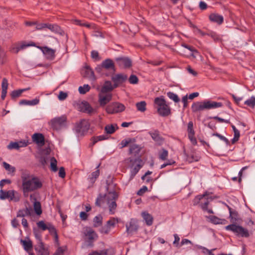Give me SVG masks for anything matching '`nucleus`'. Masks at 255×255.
Instances as JSON below:
<instances>
[{
  "mask_svg": "<svg viewBox=\"0 0 255 255\" xmlns=\"http://www.w3.org/2000/svg\"><path fill=\"white\" fill-rule=\"evenodd\" d=\"M209 218L211 222L214 224H225L227 222L226 219H220L215 216H210Z\"/></svg>",
  "mask_w": 255,
  "mask_h": 255,
  "instance_id": "7c9ffc66",
  "label": "nucleus"
},
{
  "mask_svg": "<svg viewBox=\"0 0 255 255\" xmlns=\"http://www.w3.org/2000/svg\"><path fill=\"white\" fill-rule=\"evenodd\" d=\"M102 67H104L105 70L112 71L114 74L116 72V67L114 61L109 58L106 59L102 62Z\"/></svg>",
  "mask_w": 255,
  "mask_h": 255,
  "instance_id": "dca6fc26",
  "label": "nucleus"
},
{
  "mask_svg": "<svg viewBox=\"0 0 255 255\" xmlns=\"http://www.w3.org/2000/svg\"><path fill=\"white\" fill-rule=\"evenodd\" d=\"M118 128L117 125H115V126L114 125H108L105 126V130L108 134H113Z\"/></svg>",
  "mask_w": 255,
  "mask_h": 255,
  "instance_id": "72a5a7b5",
  "label": "nucleus"
},
{
  "mask_svg": "<svg viewBox=\"0 0 255 255\" xmlns=\"http://www.w3.org/2000/svg\"><path fill=\"white\" fill-rule=\"evenodd\" d=\"M245 104L252 108L255 107V97L253 96L245 102Z\"/></svg>",
  "mask_w": 255,
  "mask_h": 255,
  "instance_id": "8fccbe9b",
  "label": "nucleus"
},
{
  "mask_svg": "<svg viewBox=\"0 0 255 255\" xmlns=\"http://www.w3.org/2000/svg\"><path fill=\"white\" fill-rule=\"evenodd\" d=\"M106 196L107 194L103 195L102 194H100L96 199L95 202L96 205L98 207H101V204L104 202V199L106 198Z\"/></svg>",
  "mask_w": 255,
  "mask_h": 255,
  "instance_id": "79ce46f5",
  "label": "nucleus"
},
{
  "mask_svg": "<svg viewBox=\"0 0 255 255\" xmlns=\"http://www.w3.org/2000/svg\"><path fill=\"white\" fill-rule=\"evenodd\" d=\"M126 228L127 232L128 233H131L137 231L138 228L137 222L134 219H131L129 224L126 225Z\"/></svg>",
  "mask_w": 255,
  "mask_h": 255,
  "instance_id": "aec40b11",
  "label": "nucleus"
},
{
  "mask_svg": "<svg viewBox=\"0 0 255 255\" xmlns=\"http://www.w3.org/2000/svg\"><path fill=\"white\" fill-rule=\"evenodd\" d=\"M20 243L22 245L24 249L27 252H31L33 248V244L32 241L27 238L26 240H20Z\"/></svg>",
  "mask_w": 255,
  "mask_h": 255,
  "instance_id": "bb28decb",
  "label": "nucleus"
},
{
  "mask_svg": "<svg viewBox=\"0 0 255 255\" xmlns=\"http://www.w3.org/2000/svg\"><path fill=\"white\" fill-rule=\"evenodd\" d=\"M195 133L188 134V136L190 141L193 144L196 145L197 144V140L194 136Z\"/></svg>",
  "mask_w": 255,
  "mask_h": 255,
  "instance_id": "338daca9",
  "label": "nucleus"
},
{
  "mask_svg": "<svg viewBox=\"0 0 255 255\" xmlns=\"http://www.w3.org/2000/svg\"><path fill=\"white\" fill-rule=\"evenodd\" d=\"M9 193H10L9 196V201H11L14 202H17L20 200L21 195L19 193L14 190H9Z\"/></svg>",
  "mask_w": 255,
  "mask_h": 255,
  "instance_id": "cd10ccee",
  "label": "nucleus"
},
{
  "mask_svg": "<svg viewBox=\"0 0 255 255\" xmlns=\"http://www.w3.org/2000/svg\"><path fill=\"white\" fill-rule=\"evenodd\" d=\"M9 190L8 191H4L2 189L0 190V199L1 200H5L8 199L9 200Z\"/></svg>",
  "mask_w": 255,
  "mask_h": 255,
  "instance_id": "c03bdc74",
  "label": "nucleus"
},
{
  "mask_svg": "<svg viewBox=\"0 0 255 255\" xmlns=\"http://www.w3.org/2000/svg\"><path fill=\"white\" fill-rule=\"evenodd\" d=\"M111 228L106 224L104 226L102 227L100 229V232L105 234H108L111 231Z\"/></svg>",
  "mask_w": 255,
  "mask_h": 255,
  "instance_id": "13d9d810",
  "label": "nucleus"
},
{
  "mask_svg": "<svg viewBox=\"0 0 255 255\" xmlns=\"http://www.w3.org/2000/svg\"><path fill=\"white\" fill-rule=\"evenodd\" d=\"M167 95L169 99L172 100L175 103H178L180 101L178 96L173 92H169L167 93Z\"/></svg>",
  "mask_w": 255,
  "mask_h": 255,
  "instance_id": "37998d69",
  "label": "nucleus"
},
{
  "mask_svg": "<svg viewBox=\"0 0 255 255\" xmlns=\"http://www.w3.org/2000/svg\"><path fill=\"white\" fill-rule=\"evenodd\" d=\"M128 81L131 84H136L138 82V79L136 75H131L128 79Z\"/></svg>",
  "mask_w": 255,
  "mask_h": 255,
  "instance_id": "6e6d98bb",
  "label": "nucleus"
},
{
  "mask_svg": "<svg viewBox=\"0 0 255 255\" xmlns=\"http://www.w3.org/2000/svg\"><path fill=\"white\" fill-rule=\"evenodd\" d=\"M134 141L135 139H132L130 138L123 140L121 142V144L122 145L121 148H123L127 146L128 144Z\"/></svg>",
  "mask_w": 255,
  "mask_h": 255,
  "instance_id": "603ef678",
  "label": "nucleus"
},
{
  "mask_svg": "<svg viewBox=\"0 0 255 255\" xmlns=\"http://www.w3.org/2000/svg\"><path fill=\"white\" fill-rule=\"evenodd\" d=\"M142 217L145 221L147 226H151L153 223V218L152 216L147 212L142 213Z\"/></svg>",
  "mask_w": 255,
  "mask_h": 255,
  "instance_id": "c756f323",
  "label": "nucleus"
},
{
  "mask_svg": "<svg viewBox=\"0 0 255 255\" xmlns=\"http://www.w3.org/2000/svg\"><path fill=\"white\" fill-rule=\"evenodd\" d=\"M57 161L55 157H52L50 159V168L51 170L54 172H56L58 170L57 166Z\"/></svg>",
  "mask_w": 255,
  "mask_h": 255,
  "instance_id": "a19ab883",
  "label": "nucleus"
},
{
  "mask_svg": "<svg viewBox=\"0 0 255 255\" xmlns=\"http://www.w3.org/2000/svg\"><path fill=\"white\" fill-rule=\"evenodd\" d=\"M118 223V220L117 219H116L115 218H112L107 222L106 224L111 228H113L115 227L116 224H117Z\"/></svg>",
  "mask_w": 255,
  "mask_h": 255,
  "instance_id": "09e8293b",
  "label": "nucleus"
},
{
  "mask_svg": "<svg viewBox=\"0 0 255 255\" xmlns=\"http://www.w3.org/2000/svg\"><path fill=\"white\" fill-rule=\"evenodd\" d=\"M115 251L113 248L105 249L98 251H94L89 255H115Z\"/></svg>",
  "mask_w": 255,
  "mask_h": 255,
  "instance_id": "4be33fe9",
  "label": "nucleus"
},
{
  "mask_svg": "<svg viewBox=\"0 0 255 255\" xmlns=\"http://www.w3.org/2000/svg\"><path fill=\"white\" fill-rule=\"evenodd\" d=\"M39 102V100L38 99H34L32 100H22L19 101V104L20 105H30L34 106L38 104Z\"/></svg>",
  "mask_w": 255,
  "mask_h": 255,
  "instance_id": "473e14b6",
  "label": "nucleus"
},
{
  "mask_svg": "<svg viewBox=\"0 0 255 255\" xmlns=\"http://www.w3.org/2000/svg\"><path fill=\"white\" fill-rule=\"evenodd\" d=\"M209 19L212 22H216L219 24H221L223 22V17L217 13H211L209 15Z\"/></svg>",
  "mask_w": 255,
  "mask_h": 255,
  "instance_id": "c85d7f7f",
  "label": "nucleus"
},
{
  "mask_svg": "<svg viewBox=\"0 0 255 255\" xmlns=\"http://www.w3.org/2000/svg\"><path fill=\"white\" fill-rule=\"evenodd\" d=\"M141 150V147L136 144H133L129 146L128 154L132 155L135 158H132L131 157L128 158L127 160L129 161L130 164L132 165L136 162H141L142 160L140 157V152Z\"/></svg>",
  "mask_w": 255,
  "mask_h": 255,
  "instance_id": "39448f33",
  "label": "nucleus"
},
{
  "mask_svg": "<svg viewBox=\"0 0 255 255\" xmlns=\"http://www.w3.org/2000/svg\"><path fill=\"white\" fill-rule=\"evenodd\" d=\"M37 227L42 231H45L48 228V223L47 224H45L44 222L43 221H40L37 222Z\"/></svg>",
  "mask_w": 255,
  "mask_h": 255,
  "instance_id": "3c124183",
  "label": "nucleus"
},
{
  "mask_svg": "<svg viewBox=\"0 0 255 255\" xmlns=\"http://www.w3.org/2000/svg\"><path fill=\"white\" fill-rule=\"evenodd\" d=\"M33 213L31 208L26 207L25 209L19 210L17 214V217H24L25 216H31Z\"/></svg>",
  "mask_w": 255,
  "mask_h": 255,
  "instance_id": "393cba45",
  "label": "nucleus"
},
{
  "mask_svg": "<svg viewBox=\"0 0 255 255\" xmlns=\"http://www.w3.org/2000/svg\"><path fill=\"white\" fill-rule=\"evenodd\" d=\"M118 193L115 191L109 192L107 194L106 200L108 204L109 212L111 215L115 213V210L117 207L116 201L118 199Z\"/></svg>",
  "mask_w": 255,
  "mask_h": 255,
  "instance_id": "423d86ee",
  "label": "nucleus"
},
{
  "mask_svg": "<svg viewBox=\"0 0 255 255\" xmlns=\"http://www.w3.org/2000/svg\"><path fill=\"white\" fill-rule=\"evenodd\" d=\"M135 105L138 111L141 112H144L146 111V103L145 101L138 102Z\"/></svg>",
  "mask_w": 255,
  "mask_h": 255,
  "instance_id": "ea45409f",
  "label": "nucleus"
},
{
  "mask_svg": "<svg viewBox=\"0 0 255 255\" xmlns=\"http://www.w3.org/2000/svg\"><path fill=\"white\" fill-rule=\"evenodd\" d=\"M47 230H49V233L51 235H54L55 234L57 233L55 228L54 227L53 225H52L50 223H48V228Z\"/></svg>",
  "mask_w": 255,
  "mask_h": 255,
  "instance_id": "e2e57ef3",
  "label": "nucleus"
},
{
  "mask_svg": "<svg viewBox=\"0 0 255 255\" xmlns=\"http://www.w3.org/2000/svg\"><path fill=\"white\" fill-rule=\"evenodd\" d=\"M21 178V189L24 197H28L30 192L37 190L42 187L43 184L40 179L37 177L31 176L26 171L22 172Z\"/></svg>",
  "mask_w": 255,
  "mask_h": 255,
  "instance_id": "f257e3e1",
  "label": "nucleus"
},
{
  "mask_svg": "<svg viewBox=\"0 0 255 255\" xmlns=\"http://www.w3.org/2000/svg\"><path fill=\"white\" fill-rule=\"evenodd\" d=\"M47 28L49 29L52 32L55 33H59L61 31L60 26L56 24H50L47 23Z\"/></svg>",
  "mask_w": 255,
  "mask_h": 255,
  "instance_id": "c9c22d12",
  "label": "nucleus"
},
{
  "mask_svg": "<svg viewBox=\"0 0 255 255\" xmlns=\"http://www.w3.org/2000/svg\"><path fill=\"white\" fill-rule=\"evenodd\" d=\"M100 175V170L99 169H97L95 171L92 173L91 176H90L88 178V180H89V182L93 184L95 183L96 179L99 177Z\"/></svg>",
  "mask_w": 255,
  "mask_h": 255,
  "instance_id": "58836bf2",
  "label": "nucleus"
},
{
  "mask_svg": "<svg viewBox=\"0 0 255 255\" xmlns=\"http://www.w3.org/2000/svg\"><path fill=\"white\" fill-rule=\"evenodd\" d=\"M30 89V87L25 88V89H18L16 90L13 91L11 94V98L12 99H15L16 98H18L20 96L21 94L26 91H28Z\"/></svg>",
  "mask_w": 255,
  "mask_h": 255,
  "instance_id": "2f4dec72",
  "label": "nucleus"
},
{
  "mask_svg": "<svg viewBox=\"0 0 255 255\" xmlns=\"http://www.w3.org/2000/svg\"><path fill=\"white\" fill-rule=\"evenodd\" d=\"M35 250L37 252V255H49L48 250L44 247L43 243L35 246Z\"/></svg>",
  "mask_w": 255,
  "mask_h": 255,
  "instance_id": "b1692460",
  "label": "nucleus"
},
{
  "mask_svg": "<svg viewBox=\"0 0 255 255\" xmlns=\"http://www.w3.org/2000/svg\"><path fill=\"white\" fill-rule=\"evenodd\" d=\"M227 231H232L235 235L239 237L248 238L250 233L248 230L238 224H231L225 227Z\"/></svg>",
  "mask_w": 255,
  "mask_h": 255,
  "instance_id": "20e7f679",
  "label": "nucleus"
},
{
  "mask_svg": "<svg viewBox=\"0 0 255 255\" xmlns=\"http://www.w3.org/2000/svg\"><path fill=\"white\" fill-rule=\"evenodd\" d=\"M119 67L123 68H128L131 67V60L128 57H118L116 59Z\"/></svg>",
  "mask_w": 255,
  "mask_h": 255,
  "instance_id": "4468645a",
  "label": "nucleus"
},
{
  "mask_svg": "<svg viewBox=\"0 0 255 255\" xmlns=\"http://www.w3.org/2000/svg\"><path fill=\"white\" fill-rule=\"evenodd\" d=\"M94 226L98 227L102 226L103 223V217L101 215L96 216L93 219Z\"/></svg>",
  "mask_w": 255,
  "mask_h": 255,
  "instance_id": "4c0bfd02",
  "label": "nucleus"
},
{
  "mask_svg": "<svg viewBox=\"0 0 255 255\" xmlns=\"http://www.w3.org/2000/svg\"><path fill=\"white\" fill-rule=\"evenodd\" d=\"M147 190V187L146 186H143L141 188H140L138 191V192H137V194L139 196H142Z\"/></svg>",
  "mask_w": 255,
  "mask_h": 255,
  "instance_id": "774afa93",
  "label": "nucleus"
},
{
  "mask_svg": "<svg viewBox=\"0 0 255 255\" xmlns=\"http://www.w3.org/2000/svg\"><path fill=\"white\" fill-rule=\"evenodd\" d=\"M6 58V53L0 45V62L3 64Z\"/></svg>",
  "mask_w": 255,
  "mask_h": 255,
  "instance_id": "864d4df0",
  "label": "nucleus"
},
{
  "mask_svg": "<svg viewBox=\"0 0 255 255\" xmlns=\"http://www.w3.org/2000/svg\"><path fill=\"white\" fill-rule=\"evenodd\" d=\"M37 48L40 49L46 59L49 60H53L55 57V50L49 48L47 46H36Z\"/></svg>",
  "mask_w": 255,
  "mask_h": 255,
  "instance_id": "9d476101",
  "label": "nucleus"
},
{
  "mask_svg": "<svg viewBox=\"0 0 255 255\" xmlns=\"http://www.w3.org/2000/svg\"><path fill=\"white\" fill-rule=\"evenodd\" d=\"M8 87V82L6 78H4L2 81L1 88L2 91H6Z\"/></svg>",
  "mask_w": 255,
  "mask_h": 255,
  "instance_id": "0e129e2a",
  "label": "nucleus"
},
{
  "mask_svg": "<svg viewBox=\"0 0 255 255\" xmlns=\"http://www.w3.org/2000/svg\"><path fill=\"white\" fill-rule=\"evenodd\" d=\"M154 102L157 106V113L160 116L165 117L171 115V108L166 104L163 96L155 98Z\"/></svg>",
  "mask_w": 255,
  "mask_h": 255,
  "instance_id": "7ed1b4c3",
  "label": "nucleus"
},
{
  "mask_svg": "<svg viewBox=\"0 0 255 255\" xmlns=\"http://www.w3.org/2000/svg\"><path fill=\"white\" fill-rule=\"evenodd\" d=\"M226 206L229 211L230 216L229 218L232 224H238L240 223L241 219L239 217L238 212L236 210H233L229 205L226 204Z\"/></svg>",
  "mask_w": 255,
  "mask_h": 255,
  "instance_id": "2eb2a0df",
  "label": "nucleus"
},
{
  "mask_svg": "<svg viewBox=\"0 0 255 255\" xmlns=\"http://www.w3.org/2000/svg\"><path fill=\"white\" fill-rule=\"evenodd\" d=\"M33 234L34 235L35 238L38 241V245H40V243H43L42 242V239H41V233L38 230H37L35 228H34L33 229Z\"/></svg>",
  "mask_w": 255,
  "mask_h": 255,
  "instance_id": "de8ad7c7",
  "label": "nucleus"
},
{
  "mask_svg": "<svg viewBox=\"0 0 255 255\" xmlns=\"http://www.w3.org/2000/svg\"><path fill=\"white\" fill-rule=\"evenodd\" d=\"M116 88L114 87V84L113 86L112 85L111 81H106L101 89V93L102 94L107 93L111 92L114 88Z\"/></svg>",
  "mask_w": 255,
  "mask_h": 255,
  "instance_id": "5701e85b",
  "label": "nucleus"
},
{
  "mask_svg": "<svg viewBox=\"0 0 255 255\" xmlns=\"http://www.w3.org/2000/svg\"><path fill=\"white\" fill-rule=\"evenodd\" d=\"M30 200H34V210L35 211V212L37 215H40L42 214V209H41V206L40 202L36 201V199L35 197V196L34 195H30Z\"/></svg>",
  "mask_w": 255,
  "mask_h": 255,
  "instance_id": "412c9836",
  "label": "nucleus"
},
{
  "mask_svg": "<svg viewBox=\"0 0 255 255\" xmlns=\"http://www.w3.org/2000/svg\"><path fill=\"white\" fill-rule=\"evenodd\" d=\"M149 134L151 135L152 138L155 141L159 144L162 143L164 139L159 134V131L158 130H155L153 132H149Z\"/></svg>",
  "mask_w": 255,
  "mask_h": 255,
  "instance_id": "a878e982",
  "label": "nucleus"
},
{
  "mask_svg": "<svg viewBox=\"0 0 255 255\" xmlns=\"http://www.w3.org/2000/svg\"><path fill=\"white\" fill-rule=\"evenodd\" d=\"M112 100V94H108L105 96L102 95V93L99 95V102L101 106H105Z\"/></svg>",
  "mask_w": 255,
  "mask_h": 255,
  "instance_id": "a211bd4d",
  "label": "nucleus"
},
{
  "mask_svg": "<svg viewBox=\"0 0 255 255\" xmlns=\"http://www.w3.org/2000/svg\"><path fill=\"white\" fill-rule=\"evenodd\" d=\"M3 166L9 173H13L15 171V168L14 167L11 166L10 165L5 162H3Z\"/></svg>",
  "mask_w": 255,
  "mask_h": 255,
  "instance_id": "49530a36",
  "label": "nucleus"
},
{
  "mask_svg": "<svg viewBox=\"0 0 255 255\" xmlns=\"http://www.w3.org/2000/svg\"><path fill=\"white\" fill-rule=\"evenodd\" d=\"M66 120L67 118L64 116L52 119L51 120L52 128L56 130L59 129L62 126L65 125Z\"/></svg>",
  "mask_w": 255,
  "mask_h": 255,
  "instance_id": "9b49d317",
  "label": "nucleus"
},
{
  "mask_svg": "<svg viewBox=\"0 0 255 255\" xmlns=\"http://www.w3.org/2000/svg\"><path fill=\"white\" fill-rule=\"evenodd\" d=\"M206 196H207L206 193L203 195H200L196 196L194 201V204H198L199 202V201L202 200Z\"/></svg>",
  "mask_w": 255,
  "mask_h": 255,
  "instance_id": "69168bd1",
  "label": "nucleus"
},
{
  "mask_svg": "<svg viewBox=\"0 0 255 255\" xmlns=\"http://www.w3.org/2000/svg\"><path fill=\"white\" fill-rule=\"evenodd\" d=\"M128 76L124 74H117L112 77V80L114 82V87H118L120 85L126 82Z\"/></svg>",
  "mask_w": 255,
  "mask_h": 255,
  "instance_id": "f8f14e48",
  "label": "nucleus"
},
{
  "mask_svg": "<svg viewBox=\"0 0 255 255\" xmlns=\"http://www.w3.org/2000/svg\"><path fill=\"white\" fill-rule=\"evenodd\" d=\"M80 108L82 112L89 114H91L95 111L89 103L86 101L82 102Z\"/></svg>",
  "mask_w": 255,
  "mask_h": 255,
  "instance_id": "6ab92c4d",
  "label": "nucleus"
},
{
  "mask_svg": "<svg viewBox=\"0 0 255 255\" xmlns=\"http://www.w3.org/2000/svg\"><path fill=\"white\" fill-rule=\"evenodd\" d=\"M81 74L83 77L88 78L92 81H95L96 79L93 70L89 65H85L81 71Z\"/></svg>",
  "mask_w": 255,
  "mask_h": 255,
  "instance_id": "ddd939ff",
  "label": "nucleus"
},
{
  "mask_svg": "<svg viewBox=\"0 0 255 255\" xmlns=\"http://www.w3.org/2000/svg\"><path fill=\"white\" fill-rule=\"evenodd\" d=\"M90 90V87L88 84H85L83 87H79V92L81 94H85Z\"/></svg>",
  "mask_w": 255,
  "mask_h": 255,
  "instance_id": "a18cd8bd",
  "label": "nucleus"
},
{
  "mask_svg": "<svg viewBox=\"0 0 255 255\" xmlns=\"http://www.w3.org/2000/svg\"><path fill=\"white\" fill-rule=\"evenodd\" d=\"M91 57L94 59L95 61L100 60L99 53L97 51L93 50L91 52Z\"/></svg>",
  "mask_w": 255,
  "mask_h": 255,
  "instance_id": "680f3d73",
  "label": "nucleus"
},
{
  "mask_svg": "<svg viewBox=\"0 0 255 255\" xmlns=\"http://www.w3.org/2000/svg\"><path fill=\"white\" fill-rule=\"evenodd\" d=\"M19 48L20 50L24 49L29 46H36V44L34 42L30 41L28 43H27L26 41H23L21 42L20 43L18 44Z\"/></svg>",
  "mask_w": 255,
  "mask_h": 255,
  "instance_id": "f704fd0d",
  "label": "nucleus"
},
{
  "mask_svg": "<svg viewBox=\"0 0 255 255\" xmlns=\"http://www.w3.org/2000/svg\"><path fill=\"white\" fill-rule=\"evenodd\" d=\"M32 139L33 142L40 146L45 144V137L42 133H35L32 135Z\"/></svg>",
  "mask_w": 255,
  "mask_h": 255,
  "instance_id": "f3484780",
  "label": "nucleus"
},
{
  "mask_svg": "<svg viewBox=\"0 0 255 255\" xmlns=\"http://www.w3.org/2000/svg\"><path fill=\"white\" fill-rule=\"evenodd\" d=\"M84 234L86 237L85 240L91 246L98 237L96 233L90 227H86L85 228Z\"/></svg>",
  "mask_w": 255,
  "mask_h": 255,
  "instance_id": "1a4fd4ad",
  "label": "nucleus"
},
{
  "mask_svg": "<svg viewBox=\"0 0 255 255\" xmlns=\"http://www.w3.org/2000/svg\"><path fill=\"white\" fill-rule=\"evenodd\" d=\"M89 128L88 122L83 119L79 123H76L75 130L77 134L82 135L88 131Z\"/></svg>",
  "mask_w": 255,
  "mask_h": 255,
  "instance_id": "0eeeda50",
  "label": "nucleus"
},
{
  "mask_svg": "<svg viewBox=\"0 0 255 255\" xmlns=\"http://www.w3.org/2000/svg\"><path fill=\"white\" fill-rule=\"evenodd\" d=\"M187 131L188 134L195 133V131L193 129V124L191 121L189 122L188 124Z\"/></svg>",
  "mask_w": 255,
  "mask_h": 255,
  "instance_id": "bf43d9fd",
  "label": "nucleus"
},
{
  "mask_svg": "<svg viewBox=\"0 0 255 255\" xmlns=\"http://www.w3.org/2000/svg\"><path fill=\"white\" fill-rule=\"evenodd\" d=\"M93 141L92 143V145H94L96 143H97L98 141L106 139L107 138L106 137V135H99V136L94 137H93Z\"/></svg>",
  "mask_w": 255,
  "mask_h": 255,
  "instance_id": "5fc2aeb1",
  "label": "nucleus"
},
{
  "mask_svg": "<svg viewBox=\"0 0 255 255\" xmlns=\"http://www.w3.org/2000/svg\"><path fill=\"white\" fill-rule=\"evenodd\" d=\"M47 23H38L37 22V24H36L35 30H43L44 28H47Z\"/></svg>",
  "mask_w": 255,
  "mask_h": 255,
  "instance_id": "052dcab7",
  "label": "nucleus"
},
{
  "mask_svg": "<svg viewBox=\"0 0 255 255\" xmlns=\"http://www.w3.org/2000/svg\"><path fill=\"white\" fill-rule=\"evenodd\" d=\"M168 155V151L164 148H162L161 150L159 151L158 158L161 160L164 161L167 160Z\"/></svg>",
  "mask_w": 255,
  "mask_h": 255,
  "instance_id": "e433bc0d",
  "label": "nucleus"
},
{
  "mask_svg": "<svg viewBox=\"0 0 255 255\" xmlns=\"http://www.w3.org/2000/svg\"><path fill=\"white\" fill-rule=\"evenodd\" d=\"M19 143H18L17 142H11L8 145L7 148L9 149H18L19 148Z\"/></svg>",
  "mask_w": 255,
  "mask_h": 255,
  "instance_id": "4d7b16f0",
  "label": "nucleus"
},
{
  "mask_svg": "<svg viewBox=\"0 0 255 255\" xmlns=\"http://www.w3.org/2000/svg\"><path fill=\"white\" fill-rule=\"evenodd\" d=\"M223 104L221 102H216L209 100L203 102H196L193 103L191 106L192 112L197 113L204 110H210L222 107Z\"/></svg>",
  "mask_w": 255,
  "mask_h": 255,
  "instance_id": "f03ea898",
  "label": "nucleus"
},
{
  "mask_svg": "<svg viewBox=\"0 0 255 255\" xmlns=\"http://www.w3.org/2000/svg\"><path fill=\"white\" fill-rule=\"evenodd\" d=\"M125 106L123 104L115 102L113 103L106 107V112L109 114H113L122 112L125 110Z\"/></svg>",
  "mask_w": 255,
  "mask_h": 255,
  "instance_id": "6e6552de",
  "label": "nucleus"
}]
</instances>
